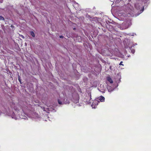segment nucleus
Segmentation results:
<instances>
[{
	"label": "nucleus",
	"mask_w": 151,
	"mask_h": 151,
	"mask_svg": "<svg viewBox=\"0 0 151 151\" xmlns=\"http://www.w3.org/2000/svg\"><path fill=\"white\" fill-rule=\"evenodd\" d=\"M11 107L12 109H14L15 111H18V108L15 105V104L14 102H12L10 103Z\"/></svg>",
	"instance_id": "nucleus-1"
},
{
	"label": "nucleus",
	"mask_w": 151,
	"mask_h": 151,
	"mask_svg": "<svg viewBox=\"0 0 151 151\" xmlns=\"http://www.w3.org/2000/svg\"><path fill=\"white\" fill-rule=\"evenodd\" d=\"M130 22L129 21H127V22H124L122 24L123 26L125 25V29H127L128 28L129 26L130 25Z\"/></svg>",
	"instance_id": "nucleus-2"
},
{
	"label": "nucleus",
	"mask_w": 151,
	"mask_h": 151,
	"mask_svg": "<svg viewBox=\"0 0 151 151\" xmlns=\"http://www.w3.org/2000/svg\"><path fill=\"white\" fill-rule=\"evenodd\" d=\"M107 81L109 82L110 83H113V81L112 78L109 76L108 77L106 78Z\"/></svg>",
	"instance_id": "nucleus-3"
},
{
	"label": "nucleus",
	"mask_w": 151,
	"mask_h": 151,
	"mask_svg": "<svg viewBox=\"0 0 151 151\" xmlns=\"http://www.w3.org/2000/svg\"><path fill=\"white\" fill-rule=\"evenodd\" d=\"M64 103L65 104H69L70 102L69 100H68L67 98H65L64 99Z\"/></svg>",
	"instance_id": "nucleus-4"
},
{
	"label": "nucleus",
	"mask_w": 151,
	"mask_h": 151,
	"mask_svg": "<svg viewBox=\"0 0 151 151\" xmlns=\"http://www.w3.org/2000/svg\"><path fill=\"white\" fill-rule=\"evenodd\" d=\"M99 100L101 102H103L104 101L105 98L103 96H101Z\"/></svg>",
	"instance_id": "nucleus-5"
},
{
	"label": "nucleus",
	"mask_w": 151,
	"mask_h": 151,
	"mask_svg": "<svg viewBox=\"0 0 151 151\" xmlns=\"http://www.w3.org/2000/svg\"><path fill=\"white\" fill-rule=\"evenodd\" d=\"M30 34L32 36V37H35V34L34 32L33 31H31L30 32Z\"/></svg>",
	"instance_id": "nucleus-6"
},
{
	"label": "nucleus",
	"mask_w": 151,
	"mask_h": 151,
	"mask_svg": "<svg viewBox=\"0 0 151 151\" xmlns=\"http://www.w3.org/2000/svg\"><path fill=\"white\" fill-rule=\"evenodd\" d=\"M76 98L77 99L76 100V101H75V102L76 103H77L78 102V101L79 100V97L78 96V95H76Z\"/></svg>",
	"instance_id": "nucleus-7"
},
{
	"label": "nucleus",
	"mask_w": 151,
	"mask_h": 151,
	"mask_svg": "<svg viewBox=\"0 0 151 151\" xmlns=\"http://www.w3.org/2000/svg\"><path fill=\"white\" fill-rule=\"evenodd\" d=\"M58 104L60 105H62L63 104L62 101L60 100L59 99L58 100Z\"/></svg>",
	"instance_id": "nucleus-8"
},
{
	"label": "nucleus",
	"mask_w": 151,
	"mask_h": 151,
	"mask_svg": "<svg viewBox=\"0 0 151 151\" xmlns=\"http://www.w3.org/2000/svg\"><path fill=\"white\" fill-rule=\"evenodd\" d=\"M4 20V18L2 16H0V20Z\"/></svg>",
	"instance_id": "nucleus-9"
},
{
	"label": "nucleus",
	"mask_w": 151,
	"mask_h": 151,
	"mask_svg": "<svg viewBox=\"0 0 151 151\" xmlns=\"http://www.w3.org/2000/svg\"><path fill=\"white\" fill-rule=\"evenodd\" d=\"M123 63L122 61H121L120 63L119 64V65H123L122 64V63Z\"/></svg>",
	"instance_id": "nucleus-10"
},
{
	"label": "nucleus",
	"mask_w": 151,
	"mask_h": 151,
	"mask_svg": "<svg viewBox=\"0 0 151 151\" xmlns=\"http://www.w3.org/2000/svg\"><path fill=\"white\" fill-rule=\"evenodd\" d=\"M20 36L22 37V38L23 39H24V36H23V35H20Z\"/></svg>",
	"instance_id": "nucleus-11"
},
{
	"label": "nucleus",
	"mask_w": 151,
	"mask_h": 151,
	"mask_svg": "<svg viewBox=\"0 0 151 151\" xmlns=\"http://www.w3.org/2000/svg\"><path fill=\"white\" fill-rule=\"evenodd\" d=\"M59 37L60 38H63L64 36L62 35H61L59 36Z\"/></svg>",
	"instance_id": "nucleus-12"
},
{
	"label": "nucleus",
	"mask_w": 151,
	"mask_h": 151,
	"mask_svg": "<svg viewBox=\"0 0 151 151\" xmlns=\"http://www.w3.org/2000/svg\"><path fill=\"white\" fill-rule=\"evenodd\" d=\"M11 27L12 28V27H14V26L13 25H11Z\"/></svg>",
	"instance_id": "nucleus-13"
},
{
	"label": "nucleus",
	"mask_w": 151,
	"mask_h": 151,
	"mask_svg": "<svg viewBox=\"0 0 151 151\" xmlns=\"http://www.w3.org/2000/svg\"><path fill=\"white\" fill-rule=\"evenodd\" d=\"M18 80H19V82H20L21 81H20V79H19V78Z\"/></svg>",
	"instance_id": "nucleus-14"
},
{
	"label": "nucleus",
	"mask_w": 151,
	"mask_h": 151,
	"mask_svg": "<svg viewBox=\"0 0 151 151\" xmlns=\"http://www.w3.org/2000/svg\"><path fill=\"white\" fill-rule=\"evenodd\" d=\"M91 99V95H90V99Z\"/></svg>",
	"instance_id": "nucleus-15"
},
{
	"label": "nucleus",
	"mask_w": 151,
	"mask_h": 151,
	"mask_svg": "<svg viewBox=\"0 0 151 151\" xmlns=\"http://www.w3.org/2000/svg\"><path fill=\"white\" fill-rule=\"evenodd\" d=\"M76 29V28H73V30H75Z\"/></svg>",
	"instance_id": "nucleus-16"
}]
</instances>
